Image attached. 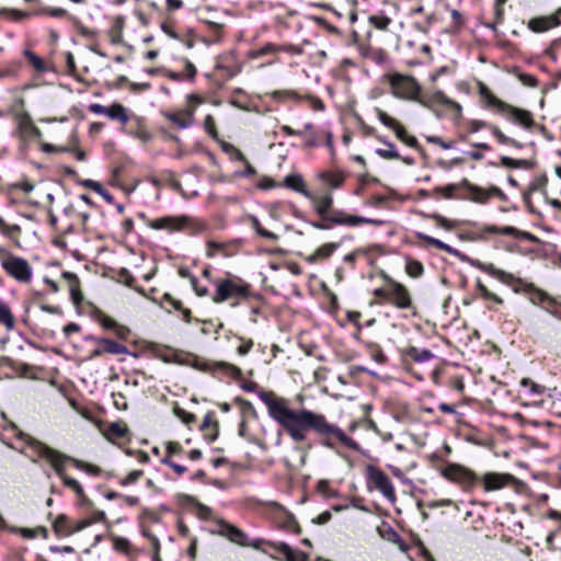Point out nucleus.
I'll return each instance as SVG.
<instances>
[{"mask_svg":"<svg viewBox=\"0 0 561 561\" xmlns=\"http://www.w3.org/2000/svg\"><path fill=\"white\" fill-rule=\"evenodd\" d=\"M259 399L265 404L268 416L279 424L294 442L301 443L309 431L316 432L323 439V445L333 448L334 440L358 451L360 446L335 424L327 421L325 416L307 409H294L288 398L273 391L257 392Z\"/></svg>","mask_w":561,"mask_h":561,"instance_id":"1","label":"nucleus"},{"mask_svg":"<svg viewBox=\"0 0 561 561\" xmlns=\"http://www.w3.org/2000/svg\"><path fill=\"white\" fill-rule=\"evenodd\" d=\"M21 438L25 442V447L20 450L22 454L26 455L33 462H37L38 459L47 460L56 474L61 479L65 486L72 490L76 495L80 497L84 496L83 488L79 481L66 476L64 472L66 462L69 461L71 457L49 447L30 435L21 434Z\"/></svg>","mask_w":561,"mask_h":561,"instance_id":"2","label":"nucleus"},{"mask_svg":"<svg viewBox=\"0 0 561 561\" xmlns=\"http://www.w3.org/2000/svg\"><path fill=\"white\" fill-rule=\"evenodd\" d=\"M215 286V293L211 296V300L215 304L233 300L232 306H237L240 300L248 299L251 293L250 285L236 276L221 278L216 282Z\"/></svg>","mask_w":561,"mask_h":561,"instance_id":"3","label":"nucleus"},{"mask_svg":"<svg viewBox=\"0 0 561 561\" xmlns=\"http://www.w3.org/2000/svg\"><path fill=\"white\" fill-rule=\"evenodd\" d=\"M479 95L483 101L485 107L494 108L499 112H506L515 122H517L523 127H533L534 119L528 111L514 107L503 102L502 100L497 99L482 82H479Z\"/></svg>","mask_w":561,"mask_h":561,"instance_id":"4","label":"nucleus"},{"mask_svg":"<svg viewBox=\"0 0 561 561\" xmlns=\"http://www.w3.org/2000/svg\"><path fill=\"white\" fill-rule=\"evenodd\" d=\"M383 78L394 98L417 103L422 88L414 77L393 72L385 75Z\"/></svg>","mask_w":561,"mask_h":561,"instance_id":"5","label":"nucleus"},{"mask_svg":"<svg viewBox=\"0 0 561 561\" xmlns=\"http://www.w3.org/2000/svg\"><path fill=\"white\" fill-rule=\"evenodd\" d=\"M210 533L213 535L224 537L231 543L240 547L260 549L263 542L261 538L250 539L241 528L222 518H217L214 520V528L210 530Z\"/></svg>","mask_w":561,"mask_h":561,"instance_id":"6","label":"nucleus"},{"mask_svg":"<svg viewBox=\"0 0 561 561\" xmlns=\"http://www.w3.org/2000/svg\"><path fill=\"white\" fill-rule=\"evenodd\" d=\"M366 476L368 482L374 485L388 501H396L394 488L389 477L379 468L375 466L366 467Z\"/></svg>","mask_w":561,"mask_h":561,"instance_id":"7","label":"nucleus"},{"mask_svg":"<svg viewBox=\"0 0 561 561\" xmlns=\"http://www.w3.org/2000/svg\"><path fill=\"white\" fill-rule=\"evenodd\" d=\"M4 271L20 283H27L31 280L33 270L28 262L20 256H8L2 261Z\"/></svg>","mask_w":561,"mask_h":561,"instance_id":"8","label":"nucleus"},{"mask_svg":"<svg viewBox=\"0 0 561 561\" xmlns=\"http://www.w3.org/2000/svg\"><path fill=\"white\" fill-rule=\"evenodd\" d=\"M389 302L398 309H410L413 305L409 289L401 283L388 277Z\"/></svg>","mask_w":561,"mask_h":561,"instance_id":"9","label":"nucleus"},{"mask_svg":"<svg viewBox=\"0 0 561 561\" xmlns=\"http://www.w3.org/2000/svg\"><path fill=\"white\" fill-rule=\"evenodd\" d=\"M461 185L466 187V190L468 191V198L474 203L484 204L493 196H496L501 199H504L505 197L502 190L496 186L483 188L478 185L471 184L467 180H463L461 182Z\"/></svg>","mask_w":561,"mask_h":561,"instance_id":"10","label":"nucleus"},{"mask_svg":"<svg viewBox=\"0 0 561 561\" xmlns=\"http://www.w3.org/2000/svg\"><path fill=\"white\" fill-rule=\"evenodd\" d=\"M417 103L428 108L434 105H444L453 108L458 115H461L462 112V106L458 102L446 96L442 91H435L424 96L420 95Z\"/></svg>","mask_w":561,"mask_h":561,"instance_id":"11","label":"nucleus"},{"mask_svg":"<svg viewBox=\"0 0 561 561\" xmlns=\"http://www.w3.org/2000/svg\"><path fill=\"white\" fill-rule=\"evenodd\" d=\"M187 220L186 216H164L152 219L147 225L154 230L178 231L185 226Z\"/></svg>","mask_w":561,"mask_h":561,"instance_id":"12","label":"nucleus"},{"mask_svg":"<svg viewBox=\"0 0 561 561\" xmlns=\"http://www.w3.org/2000/svg\"><path fill=\"white\" fill-rule=\"evenodd\" d=\"M442 476L450 481L459 482L465 485L472 484L476 481L474 474L459 465H448L442 469Z\"/></svg>","mask_w":561,"mask_h":561,"instance_id":"13","label":"nucleus"},{"mask_svg":"<svg viewBox=\"0 0 561 561\" xmlns=\"http://www.w3.org/2000/svg\"><path fill=\"white\" fill-rule=\"evenodd\" d=\"M513 479L514 477L510 473L488 472L483 474L481 482L485 492H492L505 488Z\"/></svg>","mask_w":561,"mask_h":561,"instance_id":"14","label":"nucleus"},{"mask_svg":"<svg viewBox=\"0 0 561 561\" xmlns=\"http://www.w3.org/2000/svg\"><path fill=\"white\" fill-rule=\"evenodd\" d=\"M559 15H561V8H559L554 14L531 19L528 23V27L535 33L546 32L561 24Z\"/></svg>","mask_w":561,"mask_h":561,"instance_id":"15","label":"nucleus"},{"mask_svg":"<svg viewBox=\"0 0 561 561\" xmlns=\"http://www.w3.org/2000/svg\"><path fill=\"white\" fill-rule=\"evenodd\" d=\"M78 526H79V520H70L64 514L58 515L53 523L55 533L58 536H64V537H68V536L73 535L75 533L81 531L82 529H79Z\"/></svg>","mask_w":561,"mask_h":561,"instance_id":"16","label":"nucleus"},{"mask_svg":"<svg viewBox=\"0 0 561 561\" xmlns=\"http://www.w3.org/2000/svg\"><path fill=\"white\" fill-rule=\"evenodd\" d=\"M469 263L471 266L476 267L477 270L484 272L504 283H510L514 278L512 274L495 267L491 263H484V262H481L480 260H469Z\"/></svg>","mask_w":561,"mask_h":561,"instance_id":"17","label":"nucleus"},{"mask_svg":"<svg viewBox=\"0 0 561 561\" xmlns=\"http://www.w3.org/2000/svg\"><path fill=\"white\" fill-rule=\"evenodd\" d=\"M327 221L337 226L357 227L363 225L364 220L360 219V216L351 215L343 210H335L327 218Z\"/></svg>","mask_w":561,"mask_h":561,"instance_id":"18","label":"nucleus"},{"mask_svg":"<svg viewBox=\"0 0 561 561\" xmlns=\"http://www.w3.org/2000/svg\"><path fill=\"white\" fill-rule=\"evenodd\" d=\"M327 221L337 226L357 227L363 225L364 220L360 219V216L351 215L343 210H335L327 218Z\"/></svg>","mask_w":561,"mask_h":561,"instance_id":"19","label":"nucleus"},{"mask_svg":"<svg viewBox=\"0 0 561 561\" xmlns=\"http://www.w3.org/2000/svg\"><path fill=\"white\" fill-rule=\"evenodd\" d=\"M340 247V243L329 242L319 247L312 254L308 255L305 260L309 264H314L318 261H323L329 259L334 251H336Z\"/></svg>","mask_w":561,"mask_h":561,"instance_id":"20","label":"nucleus"},{"mask_svg":"<svg viewBox=\"0 0 561 561\" xmlns=\"http://www.w3.org/2000/svg\"><path fill=\"white\" fill-rule=\"evenodd\" d=\"M313 203V207L316 211L321 216V218L327 221V218L330 217L329 211L332 208L333 197L331 194H324L322 196H314L313 198H308Z\"/></svg>","mask_w":561,"mask_h":561,"instance_id":"21","label":"nucleus"},{"mask_svg":"<svg viewBox=\"0 0 561 561\" xmlns=\"http://www.w3.org/2000/svg\"><path fill=\"white\" fill-rule=\"evenodd\" d=\"M385 145H387V149L378 148L376 149V153L386 160H402L405 164L411 165L414 163V160L409 157L402 158L400 153L397 151L394 145L390 141L381 140Z\"/></svg>","mask_w":561,"mask_h":561,"instance_id":"22","label":"nucleus"},{"mask_svg":"<svg viewBox=\"0 0 561 561\" xmlns=\"http://www.w3.org/2000/svg\"><path fill=\"white\" fill-rule=\"evenodd\" d=\"M285 185L304 195L306 198H313V194L306 188L305 181L299 174H289L285 178Z\"/></svg>","mask_w":561,"mask_h":561,"instance_id":"23","label":"nucleus"},{"mask_svg":"<svg viewBox=\"0 0 561 561\" xmlns=\"http://www.w3.org/2000/svg\"><path fill=\"white\" fill-rule=\"evenodd\" d=\"M201 430L205 433V436L209 442H214L218 436V422L215 420L214 412H208L201 425Z\"/></svg>","mask_w":561,"mask_h":561,"instance_id":"24","label":"nucleus"},{"mask_svg":"<svg viewBox=\"0 0 561 561\" xmlns=\"http://www.w3.org/2000/svg\"><path fill=\"white\" fill-rule=\"evenodd\" d=\"M276 550L279 551L286 559V561H307L308 554L293 549L289 545L280 542L275 546Z\"/></svg>","mask_w":561,"mask_h":561,"instance_id":"25","label":"nucleus"},{"mask_svg":"<svg viewBox=\"0 0 561 561\" xmlns=\"http://www.w3.org/2000/svg\"><path fill=\"white\" fill-rule=\"evenodd\" d=\"M416 237L420 239V240H423L425 241L427 244L430 245H433L439 250H443L451 255H455V256H459V251L450 245H448L447 243H444L443 241L434 238V237H431V236H427L423 232H417L416 233Z\"/></svg>","mask_w":561,"mask_h":561,"instance_id":"26","label":"nucleus"},{"mask_svg":"<svg viewBox=\"0 0 561 561\" xmlns=\"http://www.w3.org/2000/svg\"><path fill=\"white\" fill-rule=\"evenodd\" d=\"M164 116L181 129H185L192 125V113L174 112L165 113Z\"/></svg>","mask_w":561,"mask_h":561,"instance_id":"27","label":"nucleus"},{"mask_svg":"<svg viewBox=\"0 0 561 561\" xmlns=\"http://www.w3.org/2000/svg\"><path fill=\"white\" fill-rule=\"evenodd\" d=\"M126 433L127 426L122 422H113L103 431V435L108 440L122 438Z\"/></svg>","mask_w":561,"mask_h":561,"instance_id":"28","label":"nucleus"},{"mask_svg":"<svg viewBox=\"0 0 561 561\" xmlns=\"http://www.w3.org/2000/svg\"><path fill=\"white\" fill-rule=\"evenodd\" d=\"M106 117H108L112 121H118L123 125L127 124V122L129 121L127 110L119 103H114L108 106Z\"/></svg>","mask_w":561,"mask_h":561,"instance_id":"29","label":"nucleus"},{"mask_svg":"<svg viewBox=\"0 0 561 561\" xmlns=\"http://www.w3.org/2000/svg\"><path fill=\"white\" fill-rule=\"evenodd\" d=\"M0 323H2L7 331H12L15 328V318L9 305L0 299Z\"/></svg>","mask_w":561,"mask_h":561,"instance_id":"30","label":"nucleus"},{"mask_svg":"<svg viewBox=\"0 0 561 561\" xmlns=\"http://www.w3.org/2000/svg\"><path fill=\"white\" fill-rule=\"evenodd\" d=\"M278 51H280L279 46L272 44V43H266L260 48H254V49L249 50L247 56L249 59L254 60V59H259L263 56L274 55Z\"/></svg>","mask_w":561,"mask_h":561,"instance_id":"31","label":"nucleus"},{"mask_svg":"<svg viewBox=\"0 0 561 561\" xmlns=\"http://www.w3.org/2000/svg\"><path fill=\"white\" fill-rule=\"evenodd\" d=\"M319 179L332 188H339L344 183V175L342 173L322 172Z\"/></svg>","mask_w":561,"mask_h":561,"instance_id":"32","label":"nucleus"},{"mask_svg":"<svg viewBox=\"0 0 561 561\" xmlns=\"http://www.w3.org/2000/svg\"><path fill=\"white\" fill-rule=\"evenodd\" d=\"M519 386L522 388V391L525 396L533 397V396H539L543 393L545 388L535 381L523 378L519 382Z\"/></svg>","mask_w":561,"mask_h":561,"instance_id":"33","label":"nucleus"},{"mask_svg":"<svg viewBox=\"0 0 561 561\" xmlns=\"http://www.w3.org/2000/svg\"><path fill=\"white\" fill-rule=\"evenodd\" d=\"M408 356L416 363H425L434 357L433 353L430 350L417 348L415 346H411L408 350Z\"/></svg>","mask_w":561,"mask_h":561,"instance_id":"34","label":"nucleus"},{"mask_svg":"<svg viewBox=\"0 0 561 561\" xmlns=\"http://www.w3.org/2000/svg\"><path fill=\"white\" fill-rule=\"evenodd\" d=\"M103 346V351L110 354H125L127 353V347L123 344H119L110 339H103L100 341Z\"/></svg>","mask_w":561,"mask_h":561,"instance_id":"35","label":"nucleus"},{"mask_svg":"<svg viewBox=\"0 0 561 561\" xmlns=\"http://www.w3.org/2000/svg\"><path fill=\"white\" fill-rule=\"evenodd\" d=\"M106 518L105 513L103 511H95L89 517L79 519V529H84L91 526L94 523L104 522Z\"/></svg>","mask_w":561,"mask_h":561,"instance_id":"36","label":"nucleus"},{"mask_svg":"<svg viewBox=\"0 0 561 561\" xmlns=\"http://www.w3.org/2000/svg\"><path fill=\"white\" fill-rule=\"evenodd\" d=\"M379 534L380 536L390 541V542H393L396 545H399L400 547L403 546V541L400 537V535L390 526H385L382 528H379Z\"/></svg>","mask_w":561,"mask_h":561,"instance_id":"37","label":"nucleus"},{"mask_svg":"<svg viewBox=\"0 0 561 561\" xmlns=\"http://www.w3.org/2000/svg\"><path fill=\"white\" fill-rule=\"evenodd\" d=\"M70 460L72 461L73 466L77 469L84 471L85 473H88L92 477H98L101 473V469L95 465L83 462V461H81L79 459H75V458H71Z\"/></svg>","mask_w":561,"mask_h":561,"instance_id":"38","label":"nucleus"},{"mask_svg":"<svg viewBox=\"0 0 561 561\" xmlns=\"http://www.w3.org/2000/svg\"><path fill=\"white\" fill-rule=\"evenodd\" d=\"M490 130L501 145H511L516 148H522V145L518 141L504 135L499 127L490 126Z\"/></svg>","mask_w":561,"mask_h":561,"instance_id":"39","label":"nucleus"},{"mask_svg":"<svg viewBox=\"0 0 561 561\" xmlns=\"http://www.w3.org/2000/svg\"><path fill=\"white\" fill-rule=\"evenodd\" d=\"M250 222H251V226L252 228L263 238H266V239H271V240H277L278 239V236L272 231H268L266 229H264L262 226H261V222L260 220L255 217V216H250Z\"/></svg>","mask_w":561,"mask_h":561,"instance_id":"40","label":"nucleus"},{"mask_svg":"<svg viewBox=\"0 0 561 561\" xmlns=\"http://www.w3.org/2000/svg\"><path fill=\"white\" fill-rule=\"evenodd\" d=\"M501 164L505 168L518 169L525 168L528 169L531 167V163L528 160H517L506 156L501 157Z\"/></svg>","mask_w":561,"mask_h":561,"instance_id":"41","label":"nucleus"},{"mask_svg":"<svg viewBox=\"0 0 561 561\" xmlns=\"http://www.w3.org/2000/svg\"><path fill=\"white\" fill-rule=\"evenodd\" d=\"M368 20L371 25L380 31L387 30L391 23V19L382 14L370 15Z\"/></svg>","mask_w":561,"mask_h":561,"instance_id":"42","label":"nucleus"},{"mask_svg":"<svg viewBox=\"0 0 561 561\" xmlns=\"http://www.w3.org/2000/svg\"><path fill=\"white\" fill-rule=\"evenodd\" d=\"M375 113L379 122L390 129H393L399 124L394 118L390 117L385 111H382L379 107L375 108Z\"/></svg>","mask_w":561,"mask_h":561,"instance_id":"43","label":"nucleus"},{"mask_svg":"<svg viewBox=\"0 0 561 561\" xmlns=\"http://www.w3.org/2000/svg\"><path fill=\"white\" fill-rule=\"evenodd\" d=\"M405 271L411 277H419L423 274L424 267L421 262L415 260H409L407 262Z\"/></svg>","mask_w":561,"mask_h":561,"instance_id":"44","label":"nucleus"},{"mask_svg":"<svg viewBox=\"0 0 561 561\" xmlns=\"http://www.w3.org/2000/svg\"><path fill=\"white\" fill-rule=\"evenodd\" d=\"M547 178L545 175H540V176H537L535 178L530 184H529V193H534V192H542L543 195L546 196V185H547Z\"/></svg>","mask_w":561,"mask_h":561,"instance_id":"45","label":"nucleus"},{"mask_svg":"<svg viewBox=\"0 0 561 561\" xmlns=\"http://www.w3.org/2000/svg\"><path fill=\"white\" fill-rule=\"evenodd\" d=\"M386 285L383 287H380V288H376L374 289V296L376 298H378V300L376 301V304H383V302H389V284H388V276H386Z\"/></svg>","mask_w":561,"mask_h":561,"instance_id":"46","label":"nucleus"},{"mask_svg":"<svg viewBox=\"0 0 561 561\" xmlns=\"http://www.w3.org/2000/svg\"><path fill=\"white\" fill-rule=\"evenodd\" d=\"M24 55L36 70H38V71L45 70V65L41 57H38L31 50H25Z\"/></svg>","mask_w":561,"mask_h":561,"instance_id":"47","label":"nucleus"},{"mask_svg":"<svg viewBox=\"0 0 561 561\" xmlns=\"http://www.w3.org/2000/svg\"><path fill=\"white\" fill-rule=\"evenodd\" d=\"M190 283H191L193 290L195 291V294L198 297L208 296L209 290H208L207 286L201 285L198 279L195 276H190Z\"/></svg>","mask_w":561,"mask_h":561,"instance_id":"48","label":"nucleus"},{"mask_svg":"<svg viewBox=\"0 0 561 561\" xmlns=\"http://www.w3.org/2000/svg\"><path fill=\"white\" fill-rule=\"evenodd\" d=\"M38 14H47L51 18H65V16H68V12L67 10L62 9V8H53V7H47V8H43Z\"/></svg>","mask_w":561,"mask_h":561,"instance_id":"49","label":"nucleus"},{"mask_svg":"<svg viewBox=\"0 0 561 561\" xmlns=\"http://www.w3.org/2000/svg\"><path fill=\"white\" fill-rule=\"evenodd\" d=\"M174 414L185 424H191L196 421V416L193 413L187 412L182 408L176 407L174 409Z\"/></svg>","mask_w":561,"mask_h":561,"instance_id":"50","label":"nucleus"},{"mask_svg":"<svg viewBox=\"0 0 561 561\" xmlns=\"http://www.w3.org/2000/svg\"><path fill=\"white\" fill-rule=\"evenodd\" d=\"M204 128L205 131L214 139L218 137V133L216 129L215 119L211 115H207L204 119Z\"/></svg>","mask_w":561,"mask_h":561,"instance_id":"51","label":"nucleus"},{"mask_svg":"<svg viewBox=\"0 0 561 561\" xmlns=\"http://www.w3.org/2000/svg\"><path fill=\"white\" fill-rule=\"evenodd\" d=\"M129 541L123 537H113V548L117 551L127 552L129 549Z\"/></svg>","mask_w":561,"mask_h":561,"instance_id":"52","label":"nucleus"},{"mask_svg":"<svg viewBox=\"0 0 561 561\" xmlns=\"http://www.w3.org/2000/svg\"><path fill=\"white\" fill-rule=\"evenodd\" d=\"M480 294L482 295V297L484 299H490V300H493L497 304H502V299L496 296L495 294L491 293L484 285H482L481 283H478L477 285Z\"/></svg>","mask_w":561,"mask_h":561,"instance_id":"53","label":"nucleus"},{"mask_svg":"<svg viewBox=\"0 0 561 561\" xmlns=\"http://www.w3.org/2000/svg\"><path fill=\"white\" fill-rule=\"evenodd\" d=\"M216 366L225 371H227L230 376L237 377L241 374L240 369L229 363L226 362H219L216 364Z\"/></svg>","mask_w":561,"mask_h":561,"instance_id":"54","label":"nucleus"},{"mask_svg":"<svg viewBox=\"0 0 561 561\" xmlns=\"http://www.w3.org/2000/svg\"><path fill=\"white\" fill-rule=\"evenodd\" d=\"M144 471L142 470H133L130 471L124 480H122L123 485H128L134 482H136L140 477H142Z\"/></svg>","mask_w":561,"mask_h":561,"instance_id":"55","label":"nucleus"},{"mask_svg":"<svg viewBox=\"0 0 561 561\" xmlns=\"http://www.w3.org/2000/svg\"><path fill=\"white\" fill-rule=\"evenodd\" d=\"M182 75L186 79H190V80L194 79V77L196 75V68L190 60H185L184 71L182 72Z\"/></svg>","mask_w":561,"mask_h":561,"instance_id":"56","label":"nucleus"},{"mask_svg":"<svg viewBox=\"0 0 561 561\" xmlns=\"http://www.w3.org/2000/svg\"><path fill=\"white\" fill-rule=\"evenodd\" d=\"M490 126L491 125H488L486 122H484V121L473 119V121L469 122V131L477 133L482 128H485V127L490 128Z\"/></svg>","mask_w":561,"mask_h":561,"instance_id":"57","label":"nucleus"},{"mask_svg":"<svg viewBox=\"0 0 561 561\" xmlns=\"http://www.w3.org/2000/svg\"><path fill=\"white\" fill-rule=\"evenodd\" d=\"M107 108H108V106H104V105L99 104V103H93V104L89 105V111L91 113H93V114H96V115H104V116H106Z\"/></svg>","mask_w":561,"mask_h":561,"instance_id":"58","label":"nucleus"},{"mask_svg":"<svg viewBox=\"0 0 561 561\" xmlns=\"http://www.w3.org/2000/svg\"><path fill=\"white\" fill-rule=\"evenodd\" d=\"M253 347L252 340H242V343L238 346V353L240 355H247Z\"/></svg>","mask_w":561,"mask_h":561,"instance_id":"59","label":"nucleus"},{"mask_svg":"<svg viewBox=\"0 0 561 561\" xmlns=\"http://www.w3.org/2000/svg\"><path fill=\"white\" fill-rule=\"evenodd\" d=\"M456 188H457L456 184H448V185H446L444 187L436 188V191L440 192L444 195V197L451 198L453 197V193L455 192Z\"/></svg>","mask_w":561,"mask_h":561,"instance_id":"60","label":"nucleus"},{"mask_svg":"<svg viewBox=\"0 0 561 561\" xmlns=\"http://www.w3.org/2000/svg\"><path fill=\"white\" fill-rule=\"evenodd\" d=\"M427 141L431 144L437 145L445 150H448L451 148L450 144L444 141L440 137H437V136L427 137Z\"/></svg>","mask_w":561,"mask_h":561,"instance_id":"61","label":"nucleus"},{"mask_svg":"<svg viewBox=\"0 0 561 561\" xmlns=\"http://www.w3.org/2000/svg\"><path fill=\"white\" fill-rule=\"evenodd\" d=\"M358 253H359V251H358V250H356V251H353V252H351V253H348V254H345V255L343 256V261H344L346 264H348L352 268H354V267H355V263H356V259H357V256H358Z\"/></svg>","mask_w":561,"mask_h":561,"instance_id":"62","label":"nucleus"},{"mask_svg":"<svg viewBox=\"0 0 561 561\" xmlns=\"http://www.w3.org/2000/svg\"><path fill=\"white\" fill-rule=\"evenodd\" d=\"M80 184L84 187L93 190L95 193L100 192L102 187L101 183L89 179L81 181Z\"/></svg>","mask_w":561,"mask_h":561,"instance_id":"63","label":"nucleus"},{"mask_svg":"<svg viewBox=\"0 0 561 561\" xmlns=\"http://www.w3.org/2000/svg\"><path fill=\"white\" fill-rule=\"evenodd\" d=\"M15 187L24 192L25 194H28L34 191V184L28 181H22L15 184Z\"/></svg>","mask_w":561,"mask_h":561,"instance_id":"64","label":"nucleus"}]
</instances>
